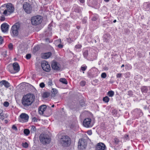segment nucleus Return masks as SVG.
<instances>
[{"label":"nucleus","mask_w":150,"mask_h":150,"mask_svg":"<svg viewBox=\"0 0 150 150\" xmlns=\"http://www.w3.org/2000/svg\"><path fill=\"white\" fill-rule=\"evenodd\" d=\"M74 11L76 12L79 13L80 12V10L78 8H76L74 9Z\"/></svg>","instance_id":"obj_57"},{"label":"nucleus","mask_w":150,"mask_h":150,"mask_svg":"<svg viewBox=\"0 0 150 150\" xmlns=\"http://www.w3.org/2000/svg\"><path fill=\"white\" fill-rule=\"evenodd\" d=\"M9 25L6 23L2 24L1 26V28L3 32L5 33L8 30Z\"/></svg>","instance_id":"obj_13"},{"label":"nucleus","mask_w":150,"mask_h":150,"mask_svg":"<svg viewBox=\"0 0 150 150\" xmlns=\"http://www.w3.org/2000/svg\"><path fill=\"white\" fill-rule=\"evenodd\" d=\"M69 108L73 110H77L78 108V107L77 106L76 103H72L69 106Z\"/></svg>","instance_id":"obj_15"},{"label":"nucleus","mask_w":150,"mask_h":150,"mask_svg":"<svg viewBox=\"0 0 150 150\" xmlns=\"http://www.w3.org/2000/svg\"><path fill=\"white\" fill-rule=\"evenodd\" d=\"M35 99V96L33 94H28L23 97L21 102L25 107L31 105Z\"/></svg>","instance_id":"obj_1"},{"label":"nucleus","mask_w":150,"mask_h":150,"mask_svg":"<svg viewBox=\"0 0 150 150\" xmlns=\"http://www.w3.org/2000/svg\"><path fill=\"white\" fill-rule=\"evenodd\" d=\"M23 132L24 134L27 136L30 134V131L29 129H24Z\"/></svg>","instance_id":"obj_28"},{"label":"nucleus","mask_w":150,"mask_h":150,"mask_svg":"<svg viewBox=\"0 0 150 150\" xmlns=\"http://www.w3.org/2000/svg\"><path fill=\"white\" fill-rule=\"evenodd\" d=\"M51 66L53 69L57 70L59 71L60 69V64L55 61H53L52 63Z\"/></svg>","instance_id":"obj_8"},{"label":"nucleus","mask_w":150,"mask_h":150,"mask_svg":"<svg viewBox=\"0 0 150 150\" xmlns=\"http://www.w3.org/2000/svg\"><path fill=\"white\" fill-rule=\"evenodd\" d=\"M98 19V17L96 16H94L92 19V20L93 21H95L96 20Z\"/></svg>","instance_id":"obj_47"},{"label":"nucleus","mask_w":150,"mask_h":150,"mask_svg":"<svg viewBox=\"0 0 150 150\" xmlns=\"http://www.w3.org/2000/svg\"><path fill=\"white\" fill-rule=\"evenodd\" d=\"M86 68H87V67L86 66L82 67H81V69L83 71H85L86 70Z\"/></svg>","instance_id":"obj_51"},{"label":"nucleus","mask_w":150,"mask_h":150,"mask_svg":"<svg viewBox=\"0 0 150 150\" xmlns=\"http://www.w3.org/2000/svg\"><path fill=\"white\" fill-rule=\"evenodd\" d=\"M116 20H115L113 21V22L115 23L116 22Z\"/></svg>","instance_id":"obj_64"},{"label":"nucleus","mask_w":150,"mask_h":150,"mask_svg":"<svg viewBox=\"0 0 150 150\" xmlns=\"http://www.w3.org/2000/svg\"><path fill=\"white\" fill-rule=\"evenodd\" d=\"M5 17L3 16H2L1 17V18L0 19V20L1 21H4L5 20Z\"/></svg>","instance_id":"obj_53"},{"label":"nucleus","mask_w":150,"mask_h":150,"mask_svg":"<svg viewBox=\"0 0 150 150\" xmlns=\"http://www.w3.org/2000/svg\"><path fill=\"white\" fill-rule=\"evenodd\" d=\"M40 49V47L39 46H36L34 47V49L35 51H38Z\"/></svg>","instance_id":"obj_42"},{"label":"nucleus","mask_w":150,"mask_h":150,"mask_svg":"<svg viewBox=\"0 0 150 150\" xmlns=\"http://www.w3.org/2000/svg\"><path fill=\"white\" fill-rule=\"evenodd\" d=\"M109 98L107 96H105L103 98V101L106 103H108L109 101Z\"/></svg>","instance_id":"obj_31"},{"label":"nucleus","mask_w":150,"mask_h":150,"mask_svg":"<svg viewBox=\"0 0 150 150\" xmlns=\"http://www.w3.org/2000/svg\"><path fill=\"white\" fill-rule=\"evenodd\" d=\"M148 109L149 110V111L150 112V105L148 107Z\"/></svg>","instance_id":"obj_61"},{"label":"nucleus","mask_w":150,"mask_h":150,"mask_svg":"<svg viewBox=\"0 0 150 150\" xmlns=\"http://www.w3.org/2000/svg\"><path fill=\"white\" fill-rule=\"evenodd\" d=\"M83 54L84 57L86 58L88 55V51L87 50L83 52Z\"/></svg>","instance_id":"obj_30"},{"label":"nucleus","mask_w":150,"mask_h":150,"mask_svg":"<svg viewBox=\"0 0 150 150\" xmlns=\"http://www.w3.org/2000/svg\"><path fill=\"white\" fill-rule=\"evenodd\" d=\"M26 58L28 59H30V58L31 57V54H26Z\"/></svg>","instance_id":"obj_43"},{"label":"nucleus","mask_w":150,"mask_h":150,"mask_svg":"<svg viewBox=\"0 0 150 150\" xmlns=\"http://www.w3.org/2000/svg\"><path fill=\"white\" fill-rule=\"evenodd\" d=\"M13 69L16 72H18L20 70V67L18 64L17 62L13 63Z\"/></svg>","instance_id":"obj_14"},{"label":"nucleus","mask_w":150,"mask_h":150,"mask_svg":"<svg viewBox=\"0 0 150 150\" xmlns=\"http://www.w3.org/2000/svg\"><path fill=\"white\" fill-rule=\"evenodd\" d=\"M6 8L9 12L12 13L14 10V8L13 5L11 4H8L6 5Z\"/></svg>","instance_id":"obj_11"},{"label":"nucleus","mask_w":150,"mask_h":150,"mask_svg":"<svg viewBox=\"0 0 150 150\" xmlns=\"http://www.w3.org/2000/svg\"><path fill=\"white\" fill-rule=\"evenodd\" d=\"M22 146L23 147L25 148H28V144L26 142H25V143H22Z\"/></svg>","instance_id":"obj_35"},{"label":"nucleus","mask_w":150,"mask_h":150,"mask_svg":"<svg viewBox=\"0 0 150 150\" xmlns=\"http://www.w3.org/2000/svg\"><path fill=\"white\" fill-rule=\"evenodd\" d=\"M84 142L82 140H79V142H78V146L79 147H81V146H83V144H84Z\"/></svg>","instance_id":"obj_26"},{"label":"nucleus","mask_w":150,"mask_h":150,"mask_svg":"<svg viewBox=\"0 0 150 150\" xmlns=\"http://www.w3.org/2000/svg\"><path fill=\"white\" fill-rule=\"evenodd\" d=\"M48 84L49 86H51L52 84V80L50 79L49 80V81L48 82Z\"/></svg>","instance_id":"obj_39"},{"label":"nucleus","mask_w":150,"mask_h":150,"mask_svg":"<svg viewBox=\"0 0 150 150\" xmlns=\"http://www.w3.org/2000/svg\"><path fill=\"white\" fill-rule=\"evenodd\" d=\"M125 139L126 140H129V137L128 136V135L127 134H126L125 136Z\"/></svg>","instance_id":"obj_45"},{"label":"nucleus","mask_w":150,"mask_h":150,"mask_svg":"<svg viewBox=\"0 0 150 150\" xmlns=\"http://www.w3.org/2000/svg\"><path fill=\"white\" fill-rule=\"evenodd\" d=\"M1 54L4 57H5L7 55L6 51L2 52Z\"/></svg>","instance_id":"obj_36"},{"label":"nucleus","mask_w":150,"mask_h":150,"mask_svg":"<svg viewBox=\"0 0 150 150\" xmlns=\"http://www.w3.org/2000/svg\"><path fill=\"white\" fill-rule=\"evenodd\" d=\"M128 94L130 96H132L133 95L132 92L131 91H129L128 92Z\"/></svg>","instance_id":"obj_56"},{"label":"nucleus","mask_w":150,"mask_h":150,"mask_svg":"<svg viewBox=\"0 0 150 150\" xmlns=\"http://www.w3.org/2000/svg\"><path fill=\"white\" fill-rule=\"evenodd\" d=\"M81 47V45L78 44L76 45L75 46V49H80Z\"/></svg>","instance_id":"obj_40"},{"label":"nucleus","mask_w":150,"mask_h":150,"mask_svg":"<svg viewBox=\"0 0 150 150\" xmlns=\"http://www.w3.org/2000/svg\"><path fill=\"white\" fill-rule=\"evenodd\" d=\"M0 83L1 85H4L7 88H8L10 86V83L5 80H3L1 81Z\"/></svg>","instance_id":"obj_16"},{"label":"nucleus","mask_w":150,"mask_h":150,"mask_svg":"<svg viewBox=\"0 0 150 150\" xmlns=\"http://www.w3.org/2000/svg\"><path fill=\"white\" fill-rule=\"evenodd\" d=\"M106 76V74L105 73H103L101 74V77L103 78H105Z\"/></svg>","instance_id":"obj_41"},{"label":"nucleus","mask_w":150,"mask_h":150,"mask_svg":"<svg viewBox=\"0 0 150 150\" xmlns=\"http://www.w3.org/2000/svg\"><path fill=\"white\" fill-rule=\"evenodd\" d=\"M4 9H2V8H1L0 9V13H3L4 15L7 16V15L8 11L7 9H5L4 11Z\"/></svg>","instance_id":"obj_21"},{"label":"nucleus","mask_w":150,"mask_h":150,"mask_svg":"<svg viewBox=\"0 0 150 150\" xmlns=\"http://www.w3.org/2000/svg\"><path fill=\"white\" fill-rule=\"evenodd\" d=\"M8 48L10 50H12L13 48V45L12 43H10L8 45Z\"/></svg>","instance_id":"obj_48"},{"label":"nucleus","mask_w":150,"mask_h":150,"mask_svg":"<svg viewBox=\"0 0 150 150\" xmlns=\"http://www.w3.org/2000/svg\"><path fill=\"white\" fill-rule=\"evenodd\" d=\"M45 85L43 83H41L40 84V86L41 88H43L44 87Z\"/></svg>","instance_id":"obj_50"},{"label":"nucleus","mask_w":150,"mask_h":150,"mask_svg":"<svg viewBox=\"0 0 150 150\" xmlns=\"http://www.w3.org/2000/svg\"><path fill=\"white\" fill-rule=\"evenodd\" d=\"M4 105L5 107H8L9 105V103L7 101H5L4 103Z\"/></svg>","instance_id":"obj_38"},{"label":"nucleus","mask_w":150,"mask_h":150,"mask_svg":"<svg viewBox=\"0 0 150 150\" xmlns=\"http://www.w3.org/2000/svg\"><path fill=\"white\" fill-rule=\"evenodd\" d=\"M141 89L142 92L143 93H147L148 91L147 87L145 86H143Z\"/></svg>","instance_id":"obj_19"},{"label":"nucleus","mask_w":150,"mask_h":150,"mask_svg":"<svg viewBox=\"0 0 150 150\" xmlns=\"http://www.w3.org/2000/svg\"><path fill=\"white\" fill-rule=\"evenodd\" d=\"M42 21V18L40 16H37L31 18V22L33 25H37L40 24Z\"/></svg>","instance_id":"obj_3"},{"label":"nucleus","mask_w":150,"mask_h":150,"mask_svg":"<svg viewBox=\"0 0 150 150\" xmlns=\"http://www.w3.org/2000/svg\"><path fill=\"white\" fill-rule=\"evenodd\" d=\"M52 55L51 52H48L44 53L42 55V58L46 59L49 58Z\"/></svg>","instance_id":"obj_17"},{"label":"nucleus","mask_w":150,"mask_h":150,"mask_svg":"<svg viewBox=\"0 0 150 150\" xmlns=\"http://www.w3.org/2000/svg\"><path fill=\"white\" fill-rule=\"evenodd\" d=\"M12 128V129L15 130V131H17V127L14 125H13Z\"/></svg>","instance_id":"obj_49"},{"label":"nucleus","mask_w":150,"mask_h":150,"mask_svg":"<svg viewBox=\"0 0 150 150\" xmlns=\"http://www.w3.org/2000/svg\"><path fill=\"white\" fill-rule=\"evenodd\" d=\"M37 118L36 117H34L33 118L32 121L34 122H37Z\"/></svg>","instance_id":"obj_52"},{"label":"nucleus","mask_w":150,"mask_h":150,"mask_svg":"<svg viewBox=\"0 0 150 150\" xmlns=\"http://www.w3.org/2000/svg\"><path fill=\"white\" fill-rule=\"evenodd\" d=\"M104 0L106 2H108L109 1V0Z\"/></svg>","instance_id":"obj_62"},{"label":"nucleus","mask_w":150,"mask_h":150,"mask_svg":"<svg viewBox=\"0 0 150 150\" xmlns=\"http://www.w3.org/2000/svg\"><path fill=\"white\" fill-rule=\"evenodd\" d=\"M58 47L60 48H62L63 47V45L61 44H59L58 45Z\"/></svg>","instance_id":"obj_55"},{"label":"nucleus","mask_w":150,"mask_h":150,"mask_svg":"<svg viewBox=\"0 0 150 150\" xmlns=\"http://www.w3.org/2000/svg\"><path fill=\"white\" fill-rule=\"evenodd\" d=\"M41 67L42 69H44L48 64V63L45 61H43L41 62Z\"/></svg>","instance_id":"obj_24"},{"label":"nucleus","mask_w":150,"mask_h":150,"mask_svg":"<svg viewBox=\"0 0 150 150\" xmlns=\"http://www.w3.org/2000/svg\"><path fill=\"white\" fill-rule=\"evenodd\" d=\"M41 142L43 144H48L50 141L49 136L46 134H41L39 137Z\"/></svg>","instance_id":"obj_4"},{"label":"nucleus","mask_w":150,"mask_h":150,"mask_svg":"<svg viewBox=\"0 0 150 150\" xmlns=\"http://www.w3.org/2000/svg\"><path fill=\"white\" fill-rule=\"evenodd\" d=\"M122 74H117L116 76L117 78H120L121 77Z\"/></svg>","instance_id":"obj_54"},{"label":"nucleus","mask_w":150,"mask_h":150,"mask_svg":"<svg viewBox=\"0 0 150 150\" xmlns=\"http://www.w3.org/2000/svg\"><path fill=\"white\" fill-rule=\"evenodd\" d=\"M135 111L136 112L137 111V113L139 114V116H141L143 115V113L142 112H141L140 110H139L137 109L135 110Z\"/></svg>","instance_id":"obj_32"},{"label":"nucleus","mask_w":150,"mask_h":150,"mask_svg":"<svg viewBox=\"0 0 150 150\" xmlns=\"http://www.w3.org/2000/svg\"><path fill=\"white\" fill-rule=\"evenodd\" d=\"M59 142L62 146L64 147L69 146L71 143V139L67 136H62L59 139Z\"/></svg>","instance_id":"obj_2"},{"label":"nucleus","mask_w":150,"mask_h":150,"mask_svg":"<svg viewBox=\"0 0 150 150\" xmlns=\"http://www.w3.org/2000/svg\"><path fill=\"white\" fill-rule=\"evenodd\" d=\"M48 112L47 113V112L46 114V112H47V111L45 112L44 115H43L44 116L48 117L50 115L52 114V110L50 107L49 108V109L48 110Z\"/></svg>","instance_id":"obj_18"},{"label":"nucleus","mask_w":150,"mask_h":150,"mask_svg":"<svg viewBox=\"0 0 150 150\" xmlns=\"http://www.w3.org/2000/svg\"><path fill=\"white\" fill-rule=\"evenodd\" d=\"M23 8L25 11L27 13H31L32 9L31 6L28 3H25L23 5Z\"/></svg>","instance_id":"obj_6"},{"label":"nucleus","mask_w":150,"mask_h":150,"mask_svg":"<svg viewBox=\"0 0 150 150\" xmlns=\"http://www.w3.org/2000/svg\"><path fill=\"white\" fill-rule=\"evenodd\" d=\"M46 108L47 107L46 105H42L40 106L38 108L39 114L41 115H44Z\"/></svg>","instance_id":"obj_10"},{"label":"nucleus","mask_w":150,"mask_h":150,"mask_svg":"<svg viewBox=\"0 0 150 150\" xmlns=\"http://www.w3.org/2000/svg\"><path fill=\"white\" fill-rule=\"evenodd\" d=\"M86 84V82L85 81H81L80 83V84L81 86H84Z\"/></svg>","instance_id":"obj_37"},{"label":"nucleus","mask_w":150,"mask_h":150,"mask_svg":"<svg viewBox=\"0 0 150 150\" xmlns=\"http://www.w3.org/2000/svg\"><path fill=\"white\" fill-rule=\"evenodd\" d=\"M20 27V24L18 23H16L13 25L11 28V30L13 35L15 36H17L18 35V30Z\"/></svg>","instance_id":"obj_5"},{"label":"nucleus","mask_w":150,"mask_h":150,"mask_svg":"<svg viewBox=\"0 0 150 150\" xmlns=\"http://www.w3.org/2000/svg\"><path fill=\"white\" fill-rule=\"evenodd\" d=\"M108 95L110 97L113 96L114 94V92L112 91H109L107 93Z\"/></svg>","instance_id":"obj_27"},{"label":"nucleus","mask_w":150,"mask_h":150,"mask_svg":"<svg viewBox=\"0 0 150 150\" xmlns=\"http://www.w3.org/2000/svg\"><path fill=\"white\" fill-rule=\"evenodd\" d=\"M43 69L46 72L49 71L50 70V65L48 64H47Z\"/></svg>","instance_id":"obj_22"},{"label":"nucleus","mask_w":150,"mask_h":150,"mask_svg":"<svg viewBox=\"0 0 150 150\" xmlns=\"http://www.w3.org/2000/svg\"><path fill=\"white\" fill-rule=\"evenodd\" d=\"M46 41H48L49 40V39L48 38L46 39Z\"/></svg>","instance_id":"obj_63"},{"label":"nucleus","mask_w":150,"mask_h":150,"mask_svg":"<svg viewBox=\"0 0 150 150\" xmlns=\"http://www.w3.org/2000/svg\"><path fill=\"white\" fill-rule=\"evenodd\" d=\"M52 96L54 97L55 95L57 93L58 91L57 90L54 88H53L52 91Z\"/></svg>","instance_id":"obj_23"},{"label":"nucleus","mask_w":150,"mask_h":150,"mask_svg":"<svg viewBox=\"0 0 150 150\" xmlns=\"http://www.w3.org/2000/svg\"><path fill=\"white\" fill-rule=\"evenodd\" d=\"M59 81L62 83L67 84V81L66 79L64 78H60L59 79Z\"/></svg>","instance_id":"obj_25"},{"label":"nucleus","mask_w":150,"mask_h":150,"mask_svg":"<svg viewBox=\"0 0 150 150\" xmlns=\"http://www.w3.org/2000/svg\"><path fill=\"white\" fill-rule=\"evenodd\" d=\"M105 146L103 143H100L97 144L96 150H105Z\"/></svg>","instance_id":"obj_12"},{"label":"nucleus","mask_w":150,"mask_h":150,"mask_svg":"<svg viewBox=\"0 0 150 150\" xmlns=\"http://www.w3.org/2000/svg\"><path fill=\"white\" fill-rule=\"evenodd\" d=\"M91 119L90 118H86L83 121V125L86 127H88L91 126Z\"/></svg>","instance_id":"obj_9"},{"label":"nucleus","mask_w":150,"mask_h":150,"mask_svg":"<svg viewBox=\"0 0 150 150\" xmlns=\"http://www.w3.org/2000/svg\"><path fill=\"white\" fill-rule=\"evenodd\" d=\"M36 130V128L35 127L32 126L31 128L30 129V132L31 133H34Z\"/></svg>","instance_id":"obj_34"},{"label":"nucleus","mask_w":150,"mask_h":150,"mask_svg":"<svg viewBox=\"0 0 150 150\" xmlns=\"http://www.w3.org/2000/svg\"><path fill=\"white\" fill-rule=\"evenodd\" d=\"M85 103L84 101L83 100H81L80 101V105L78 107V108H79L83 107L85 106Z\"/></svg>","instance_id":"obj_20"},{"label":"nucleus","mask_w":150,"mask_h":150,"mask_svg":"<svg viewBox=\"0 0 150 150\" xmlns=\"http://www.w3.org/2000/svg\"><path fill=\"white\" fill-rule=\"evenodd\" d=\"M29 118L28 115L25 113H22L19 116L18 120L20 122L28 121Z\"/></svg>","instance_id":"obj_7"},{"label":"nucleus","mask_w":150,"mask_h":150,"mask_svg":"<svg viewBox=\"0 0 150 150\" xmlns=\"http://www.w3.org/2000/svg\"><path fill=\"white\" fill-rule=\"evenodd\" d=\"M115 143L117 144H118L119 142L120 141L119 140L116 138H115L114 139Z\"/></svg>","instance_id":"obj_46"},{"label":"nucleus","mask_w":150,"mask_h":150,"mask_svg":"<svg viewBox=\"0 0 150 150\" xmlns=\"http://www.w3.org/2000/svg\"><path fill=\"white\" fill-rule=\"evenodd\" d=\"M88 134H89L90 135H91V134L92 132L91 131H88Z\"/></svg>","instance_id":"obj_60"},{"label":"nucleus","mask_w":150,"mask_h":150,"mask_svg":"<svg viewBox=\"0 0 150 150\" xmlns=\"http://www.w3.org/2000/svg\"><path fill=\"white\" fill-rule=\"evenodd\" d=\"M5 117V115L3 113H0V119L2 120L4 119Z\"/></svg>","instance_id":"obj_33"},{"label":"nucleus","mask_w":150,"mask_h":150,"mask_svg":"<svg viewBox=\"0 0 150 150\" xmlns=\"http://www.w3.org/2000/svg\"><path fill=\"white\" fill-rule=\"evenodd\" d=\"M3 41V39L1 36H0V44L2 43V41Z\"/></svg>","instance_id":"obj_58"},{"label":"nucleus","mask_w":150,"mask_h":150,"mask_svg":"<svg viewBox=\"0 0 150 150\" xmlns=\"http://www.w3.org/2000/svg\"><path fill=\"white\" fill-rule=\"evenodd\" d=\"M144 6L145 7H146V8H150V4H147L146 3L144 4Z\"/></svg>","instance_id":"obj_44"},{"label":"nucleus","mask_w":150,"mask_h":150,"mask_svg":"<svg viewBox=\"0 0 150 150\" xmlns=\"http://www.w3.org/2000/svg\"><path fill=\"white\" fill-rule=\"evenodd\" d=\"M79 1L80 3H83L85 2L84 0H79Z\"/></svg>","instance_id":"obj_59"},{"label":"nucleus","mask_w":150,"mask_h":150,"mask_svg":"<svg viewBox=\"0 0 150 150\" xmlns=\"http://www.w3.org/2000/svg\"><path fill=\"white\" fill-rule=\"evenodd\" d=\"M50 95L49 93L47 92H45L43 93L42 96L43 98H47L49 97Z\"/></svg>","instance_id":"obj_29"}]
</instances>
